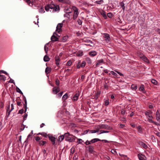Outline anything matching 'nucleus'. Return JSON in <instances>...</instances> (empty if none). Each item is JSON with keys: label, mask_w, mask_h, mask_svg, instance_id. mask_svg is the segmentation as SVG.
Returning <instances> with one entry per match:
<instances>
[{"label": "nucleus", "mask_w": 160, "mask_h": 160, "mask_svg": "<svg viewBox=\"0 0 160 160\" xmlns=\"http://www.w3.org/2000/svg\"><path fill=\"white\" fill-rule=\"evenodd\" d=\"M64 134L65 140L69 142H75V138H77V137H76L75 138L73 137V135L70 134L68 132L65 133Z\"/></svg>", "instance_id": "f257e3e1"}, {"label": "nucleus", "mask_w": 160, "mask_h": 160, "mask_svg": "<svg viewBox=\"0 0 160 160\" xmlns=\"http://www.w3.org/2000/svg\"><path fill=\"white\" fill-rule=\"evenodd\" d=\"M72 9L74 11L73 14V19L74 20L76 19L77 18L78 15V8L75 6H73Z\"/></svg>", "instance_id": "f03ea898"}, {"label": "nucleus", "mask_w": 160, "mask_h": 160, "mask_svg": "<svg viewBox=\"0 0 160 160\" xmlns=\"http://www.w3.org/2000/svg\"><path fill=\"white\" fill-rule=\"evenodd\" d=\"M48 137L49 140L52 142V144L53 145H55L57 144V143L55 142L56 139V138L55 137L50 134H48Z\"/></svg>", "instance_id": "7ed1b4c3"}, {"label": "nucleus", "mask_w": 160, "mask_h": 160, "mask_svg": "<svg viewBox=\"0 0 160 160\" xmlns=\"http://www.w3.org/2000/svg\"><path fill=\"white\" fill-rule=\"evenodd\" d=\"M63 25L62 23H58L57 27L56 32L58 33H60L62 31V29Z\"/></svg>", "instance_id": "20e7f679"}, {"label": "nucleus", "mask_w": 160, "mask_h": 160, "mask_svg": "<svg viewBox=\"0 0 160 160\" xmlns=\"http://www.w3.org/2000/svg\"><path fill=\"white\" fill-rule=\"evenodd\" d=\"M86 149H88V151L90 153H93V152H95L94 150V147L92 145H89L88 146L86 147Z\"/></svg>", "instance_id": "39448f33"}, {"label": "nucleus", "mask_w": 160, "mask_h": 160, "mask_svg": "<svg viewBox=\"0 0 160 160\" xmlns=\"http://www.w3.org/2000/svg\"><path fill=\"white\" fill-rule=\"evenodd\" d=\"M30 6L32 7L36 2V0H24Z\"/></svg>", "instance_id": "423d86ee"}, {"label": "nucleus", "mask_w": 160, "mask_h": 160, "mask_svg": "<svg viewBox=\"0 0 160 160\" xmlns=\"http://www.w3.org/2000/svg\"><path fill=\"white\" fill-rule=\"evenodd\" d=\"M104 38L106 42H108L111 40V38L110 37L109 35L107 33H105L104 34Z\"/></svg>", "instance_id": "0eeeda50"}, {"label": "nucleus", "mask_w": 160, "mask_h": 160, "mask_svg": "<svg viewBox=\"0 0 160 160\" xmlns=\"http://www.w3.org/2000/svg\"><path fill=\"white\" fill-rule=\"evenodd\" d=\"M10 109V105H8V107L7 109V113H8L7 115V116L8 117L9 115L11 112L14 109V106L13 104H11V109L10 110H9Z\"/></svg>", "instance_id": "6e6552de"}, {"label": "nucleus", "mask_w": 160, "mask_h": 160, "mask_svg": "<svg viewBox=\"0 0 160 160\" xmlns=\"http://www.w3.org/2000/svg\"><path fill=\"white\" fill-rule=\"evenodd\" d=\"M138 156L139 160H146L147 158L144 155L140 153Z\"/></svg>", "instance_id": "1a4fd4ad"}, {"label": "nucleus", "mask_w": 160, "mask_h": 160, "mask_svg": "<svg viewBox=\"0 0 160 160\" xmlns=\"http://www.w3.org/2000/svg\"><path fill=\"white\" fill-rule=\"evenodd\" d=\"M51 40L53 42L56 41H59L58 37H57L55 35H53L51 37Z\"/></svg>", "instance_id": "9d476101"}, {"label": "nucleus", "mask_w": 160, "mask_h": 160, "mask_svg": "<svg viewBox=\"0 0 160 160\" xmlns=\"http://www.w3.org/2000/svg\"><path fill=\"white\" fill-rule=\"evenodd\" d=\"M59 91L60 88L59 87H55L53 88L52 92L55 94H57Z\"/></svg>", "instance_id": "9b49d317"}, {"label": "nucleus", "mask_w": 160, "mask_h": 160, "mask_svg": "<svg viewBox=\"0 0 160 160\" xmlns=\"http://www.w3.org/2000/svg\"><path fill=\"white\" fill-rule=\"evenodd\" d=\"M68 38V35L65 36L60 39L59 42H65L67 40Z\"/></svg>", "instance_id": "f8f14e48"}, {"label": "nucleus", "mask_w": 160, "mask_h": 160, "mask_svg": "<svg viewBox=\"0 0 160 160\" xmlns=\"http://www.w3.org/2000/svg\"><path fill=\"white\" fill-rule=\"evenodd\" d=\"M156 116L157 121L160 122V114L158 110L156 112Z\"/></svg>", "instance_id": "ddd939ff"}, {"label": "nucleus", "mask_w": 160, "mask_h": 160, "mask_svg": "<svg viewBox=\"0 0 160 160\" xmlns=\"http://www.w3.org/2000/svg\"><path fill=\"white\" fill-rule=\"evenodd\" d=\"M148 120L149 122L150 123H153L155 124L157 126H159L160 125L159 123L154 121L152 120V119L148 118Z\"/></svg>", "instance_id": "4468645a"}, {"label": "nucleus", "mask_w": 160, "mask_h": 160, "mask_svg": "<svg viewBox=\"0 0 160 160\" xmlns=\"http://www.w3.org/2000/svg\"><path fill=\"white\" fill-rule=\"evenodd\" d=\"M89 54L92 57H94L97 54V52L95 51H93L89 52Z\"/></svg>", "instance_id": "2eb2a0df"}, {"label": "nucleus", "mask_w": 160, "mask_h": 160, "mask_svg": "<svg viewBox=\"0 0 160 160\" xmlns=\"http://www.w3.org/2000/svg\"><path fill=\"white\" fill-rule=\"evenodd\" d=\"M100 13L105 19L107 18V16L105 12L104 11L102 10L100 12Z\"/></svg>", "instance_id": "dca6fc26"}, {"label": "nucleus", "mask_w": 160, "mask_h": 160, "mask_svg": "<svg viewBox=\"0 0 160 160\" xmlns=\"http://www.w3.org/2000/svg\"><path fill=\"white\" fill-rule=\"evenodd\" d=\"M64 138L65 137L64 134L62 135L59 136L58 137V140L59 142H61L62 140H63Z\"/></svg>", "instance_id": "f3484780"}, {"label": "nucleus", "mask_w": 160, "mask_h": 160, "mask_svg": "<svg viewBox=\"0 0 160 160\" xmlns=\"http://www.w3.org/2000/svg\"><path fill=\"white\" fill-rule=\"evenodd\" d=\"M139 144L142 147L144 148H148V146L147 145L145 144L144 142H140L139 143Z\"/></svg>", "instance_id": "a211bd4d"}, {"label": "nucleus", "mask_w": 160, "mask_h": 160, "mask_svg": "<svg viewBox=\"0 0 160 160\" xmlns=\"http://www.w3.org/2000/svg\"><path fill=\"white\" fill-rule=\"evenodd\" d=\"M79 95V94L78 93H76L73 97V100L74 101L77 100Z\"/></svg>", "instance_id": "6ab92c4d"}, {"label": "nucleus", "mask_w": 160, "mask_h": 160, "mask_svg": "<svg viewBox=\"0 0 160 160\" xmlns=\"http://www.w3.org/2000/svg\"><path fill=\"white\" fill-rule=\"evenodd\" d=\"M52 70L51 68L50 67H47L45 69V72L46 74L47 75L50 73Z\"/></svg>", "instance_id": "aec40b11"}, {"label": "nucleus", "mask_w": 160, "mask_h": 160, "mask_svg": "<svg viewBox=\"0 0 160 160\" xmlns=\"http://www.w3.org/2000/svg\"><path fill=\"white\" fill-rule=\"evenodd\" d=\"M62 3L70 5L71 3V2L70 0H62Z\"/></svg>", "instance_id": "412c9836"}, {"label": "nucleus", "mask_w": 160, "mask_h": 160, "mask_svg": "<svg viewBox=\"0 0 160 160\" xmlns=\"http://www.w3.org/2000/svg\"><path fill=\"white\" fill-rule=\"evenodd\" d=\"M139 90L142 91V92L144 93H145L146 91L144 89V85L142 84H141L139 88Z\"/></svg>", "instance_id": "4be33fe9"}, {"label": "nucleus", "mask_w": 160, "mask_h": 160, "mask_svg": "<svg viewBox=\"0 0 160 160\" xmlns=\"http://www.w3.org/2000/svg\"><path fill=\"white\" fill-rule=\"evenodd\" d=\"M101 141V140H100L98 138H94V139H93L91 140L90 141V142H91V143H95L99 141Z\"/></svg>", "instance_id": "5701e85b"}, {"label": "nucleus", "mask_w": 160, "mask_h": 160, "mask_svg": "<svg viewBox=\"0 0 160 160\" xmlns=\"http://www.w3.org/2000/svg\"><path fill=\"white\" fill-rule=\"evenodd\" d=\"M142 59L144 61V62H146L147 63H149V61L148 59L145 56H144L143 57H142Z\"/></svg>", "instance_id": "b1692460"}, {"label": "nucleus", "mask_w": 160, "mask_h": 160, "mask_svg": "<svg viewBox=\"0 0 160 160\" xmlns=\"http://www.w3.org/2000/svg\"><path fill=\"white\" fill-rule=\"evenodd\" d=\"M50 59V58H49V56L47 55L45 56L43 58V60L45 62L49 61Z\"/></svg>", "instance_id": "393cba45"}, {"label": "nucleus", "mask_w": 160, "mask_h": 160, "mask_svg": "<svg viewBox=\"0 0 160 160\" xmlns=\"http://www.w3.org/2000/svg\"><path fill=\"white\" fill-rule=\"evenodd\" d=\"M53 5H54L53 11H59L60 10L59 7L58 5H57L55 6L54 4H53Z\"/></svg>", "instance_id": "a878e982"}, {"label": "nucleus", "mask_w": 160, "mask_h": 160, "mask_svg": "<svg viewBox=\"0 0 160 160\" xmlns=\"http://www.w3.org/2000/svg\"><path fill=\"white\" fill-rule=\"evenodd\" d=\"M83 52L82 51H79L76 53V56L78 57H81L83 55Z\"/></svg>", "instance_id": "bb28decb"}, {"label": "nucleus", "mask_w": 160, "mask_h": 160, "mask_svg": "<svg viewBox=\"0 0 160 160\" xmlns=\"http://www.w3.org/2000/svg\"><path fill=\"white\" fill-rule=\"evenodd\" d=\"M37 135H42V136H43L45 138H47V136H48V135L46 133H45L44 132H42V133H39L37 134Z\"/></svg>", "instance_id": "cd10ccee"}, {"label": "nucleus", "mask_w": 160, "mask_h": 160, "mask_svg": "<svg viewBox=\"0 0 160 160\" xmlns=\"http://www.w3.org/2000/svg\"><path fill=\"white\" fill-rule=\"evenodd\" d=\"M137 88L138 87L136 85L132 84L131 86V88L133 90H135L137 89Z\"/></svg>", "instance_id": "c85d7f7f"}, {"label": "nucleus", "mask_w": 160, "mask_h": 160, "mask_svg": "<svg viewBox=\"0 0 160 160\" xmlns=\"http://www.w3.org/2000/svg\"><path fill=\"white\" fill-rule=\"evenodd\" d=\"M100 94V92L99 91H98L95 94V98L96 100L98 99Z\"/></svg>", "instance_id": "c756f323"}, {"label": "nucleus", "mask_w": 160, "mask_h": 160, "mask_svg": "<svg viewBox=\"0 0 160 160\" xmlns=\"http://www.w3.org/2000/svg\"><path fill=\"white\" fill-rule=\"evenodd\" d=\"M68 97V93H65L62 97V99L63 101H64L66 100Z\"/></svg>", "instance_id": "7c9ffc66"}, {"label": "nucleus", "mask_w": 160, "mask_h": 160, "mask_svg": "<svg viewBox=\"0 0 160 160\" xmlns=\"http://www.w3.org/2000/svg\"><path fill=\"white\" fill-rule=\"evenodd\" d=\"M47 143V142L45 141L40 140L39 142V144L40 145H44L45 144Z\"/></svg>", "instance_id": "2f4dec72"}, {"label": "nucleus", "mask_w": 160, "mask_h": 160, "mask_svg": "<svg viewBox=\"0 0 160 160\" xmlns=\"http://www.w3.org/2000/svg\"><path fill=\"white\" fill-rule=\"evenodd\" d=\"M100 129H105L106 124H100L98 125Z\"/></svg>", "instance_id": "473e14b6"}, {"label": "nucleus", "mask_w": 160, "mask_h": 160, "mask_svg": "<svg viewBox=\"0 0 160 160\" xmlns=\"http://www.w3.org/2000/svg\"><path fill=\"white\" fill-rule=\"evenodd\" d=\"M120 6L122 7V9L124 11L125 9V6H124V4L123 2H122L120 3Z\"/></svg>", "instance_id": "72a5a7b5"}, {"label": "nucleus", "mask_w": 160, "mask_h": 160, "mask_svg": "<svg viewBox=\"0 0 160 160\" xmlns=\"http://www.w3.org/2000/svg\"><path fill=\"white\" fill-rule=\"evenodd\" d=\"M35 139L38 143L40 141V140L41 139V138L38 136H36L34 137Z\"/></svg>", "instance_id": "f704fd0d"}, {"label": "nucleus", "mask_w": 160, "mask_h": 160, "mask_svg": "<svg viewBox=\"0 0 160 160\" xmlns=\"http://www.w3.org/2000/svg\"><path fill=\"white\" fill-rule=\"evenodd\" d=\"M138 131L140 133H142V127L140 126H139L137 127Z\"/></svg>", "instance_id": "c9c22d12"}, {"label": "nucleus", "mask_w": 160, "mask_h": 160, "mask_svg": "<svg viewBox=\"0 0 160 160\" xmlns=\"http://www.w3.org/2000/svg\"><path fill=\"white\" fill-rule=\"evenodd\" d=\"M104 105L105 106L108 105L109 104L108 99H104Z\"/></svg>", "instance_id": "e433bc0d"}, {"label": "nucleus", "mask_w": 160, "mask_h": 160, "mask_svg": "<svg viewBox=\"0 0 160 160\" xmlns=\"http://www.w3.org/2000/svg\"><path fill=\"white\" fill-rule=\"evenodd\" d=\"M152 111L151 110H148L145 112V114L146 116H148V114H152Z\"/></svg>", "instance_id": "4c0bfd02"}, {"label": "nucleus", "mask_w": 160, "mask_h": 160, "mask_svg": "<svg viewBox=\"0 0 160 160\" xmlns=\"http://www.w3.org/2000/svg\"><path fill=\"white\" fill-rule=\"evenodd\" d=\"M33 134L32 131H31V132L28 135V136L27 139H29L30 140V139H29V138L31 137V139H32V136Z\"/></svg>", "instance_id": "58836bf2"}, {"label": "nucleus", "mask_w": 160, "mask_h": 160, "mask_svg": "<svg viewBox=\"0 0 160 160\" xmlns=\"http://www.w3.org/2000/svg\"><path fill=\"white\" fill-rule=\"evenodd\" d=\"M72 8H68L67 9H66V11H67V12L71 13L72 12Z\"/></svg>", "instance_id": "ea45409f"}, {"label": "nucleus", "mask_w": 160, "mask_h": 160, "mask_svg": "<svg viewBox=\"0 0 160 160\" xmlns=\"http://www.w3.org/2000/svg\"><path fill=\"white\" fill-rule=\"evenodd\" d=\"M39 12L40 13H42L45 12L43 7H42L39 10Z\"/></svg>", "instance_id": "a19ab883"}, {"label": "nucleus", "mask_w": 160, "mask_h": 160, "mask_svg": "<svg viewBox=\"0 0 160 160\" xmlns=\"http://www.w3.org/2000/svg\"><path fill=\"white\" fill-rule=\"evenodd\" d=\"M16 91L17 92L23 95V93L20 90V89L18 87H16Z\"/></svg>", "instance_id": "79ce46f5"}, {"label": "nucleus", "mask_w": 160, "mask_h": 160, "mask_svg": "<svg viewBox=\"0 0 160 160\" xmlns=\"http://www.w3.org/2000/svg\"><path fill=\"white\" fill-rule=\"evenodd\" d=\"M151 82L155 85H156L158 84V82L154 79H152Z\"/></svg>", "instance_id": "37998d69"}, {"label": "nucleus", "mask_w": 160, "mask_h": 160, "mask_svg": "<svg viewBox=\"0 0 160 160\" xmlns=\"http://www.w3.org/2000/svg\"><path fill=\"white\" fill-rule=\"evenodd\" d=\"M86 60L88 63V64H91V61L90 59L88 57H87L86 58Z\"/></svg>", "instance_id": "c03bdc74"}, {"label": "nucleus", "mask_w": 160, "mask_h": 160, "mask_svg": "<svg viewBox=\"0 0 160 160\" xmlns=\"http://www.w3.org/2000/svg\"><path fill=\"white\" fill-rule=\"evenodd\" d=\"M105 129L111 130H112L113 128L112 127L108 126V125H106V127Z\"/></svg>", "instance_id": "a18cd8bd"}, {"label": "nucleus", "mask_w": 160, "mask_h": 160, "mask_svg": "<svg viewBox=\"0 0 160 160\" xmlns=\"http://www.w3.org/2000/svg\"><path fill=\"white\" fill-rule=\"evenodd\" d=\"M69 13H70L66 12V13H65L64 14V17H66L69 19L70 17V15L69 14Z\"/></svg>", "instance_id": "49530a36"}, {"label": "nucleus", "mask_w": 160, "mask_h": 160, "mask_svg": "<svg viewBox=\"0 0 160 160\" xmlns=\"http://www.w3.org/2000/svg\"><path fill=\"white\" fill-rule=\"evenodd\" d=\"M108 85L107 84V83L106 82H104V88L105 89H106L107 90L108 89Z\"/></svg>", "instance_id": "de8ad7c7"}, {"label": "nucleus", "mask_w": 160, "mask_h": 160, "mask_svg": "<svg viewBox=\"0 0 160 160\" xmlns=\"http://www.w3.org/2000/svg\"><path fill=\"white\" fill-rule=\"evenodd\" d=\"M23 108L25 109L24 112L25 113L27 110V103L23 104Z\"/></svg>", "instance_id": "09e8293b"}, {"label": "nucleus", "mask_w": 160, "mask_h": 160, "mask_svg": "<svg viewBox=\"0 0 160 160\" xmlns=\"http://www.w3.org/2000/svg\"><path fill=\"white\" fill-rule=\"evenodd\" d=\"M100 133L99 134H101L104 133H108L109 132V131H105L103 130H101L100 131Z\"/></svg>", "instance_id": "8fccbe9b"}, {"label": "nucleus", "mask_w": 160, "mask_h": 160, "mask_svg": "<svg viewBox=\"0 0 160 160\" xmlns=\"http://www.w3.org/2000/svg\"><path fill=\"white\" fill-rule=\"evenodd\" d=\"M72 63V61L71 60H69L68 62H67L66 65L68 66H70L71 65Z\"/></svg>", "instance_id": "3c124183"}, {"label": "nucleus", "mask_w": 160, "mask_h": 160, "mask_svg": "<svg viewBox=\"0 0 160 160\" xmlns=\"http://www.w3.org/2000/svg\"><path fill=\"white\" fill-rule=\"evenodd\" d=\"M78 141L77 142L78 143V144H82V142H83V141L81 139H77Z\"/></svg>", "instance_id": "603ef678"}, {"label": "nucleus", "mask_w": 160, "mask_h": 160, "mask_svg": "<svg viewBox=\"0 0 160 160\" xmlns=\"http://www.w3.org/2000/svg\"><path fill=\"white\" fill-rule=\"evenodd\" d=\"M138 56L141 59H142V57H143L144 56L143 53H142L141 52H139V53H138Z\"/></svg>", "instance_id": "864d4df0"}, {"label": "nucleus", "mask_w": 160, "mask_h": 160, "mask_svg": "<svg viewBox=\"0 0 160 160\" xmlns=\"http://www.w3.org/2000/svg\"><path fill=\"white\" fill-rule=\"evenodd\" d=\"M110 73L114 76L115 77H117L118 76V74L115 72H114L113 71H111L110 72Z\"/></svg>", "instance_id": "5fc2aeb1"}, {"label": "nucleus", "mask_w": 160, "mask_h": 160, "mask_svg": "<svg viewBox=\"0 0 160 160\" xmlns=\"http://www.w3.org/2000/svg\"><path fill=\"white\" fill-rule=\"evenodd\" d=\"M86 63V62L85 61H82L81 65V67L82 68L84 67L85 66Z\"/></svg>", "instance_id": "6e6d98bb"}, {"label": "nucleus", "mask_w": 160, "mask_h": 160, "mask_svg": "<svg viewBox=\"0 0 160 160\" xmlns=\"http://www.w3.org/2000/svg\"><path fill=\"white\" fill-rule=\"evenodd\" d=\"M55 84L57 86H59V81L58 78H57L55 81Z\"/></svg>", "instance_id": "4d7b16f0"}, {"label": "nucleus", "mask_w": 160, "mask_h": 160, "mask_svg": "<svg viewBox=\"0 0 160 160\" xmlns=\"http://www.w3.org/2000/svg\"><path fill=\"white\" fill-rule=\"evenodd\" d=\"M88 132H90V130L89 129L84 131L83 133H82V134L83 135H85V134H87Z\"/></svg>", "instance_id": "13d9d810"}, {"label": "nucleus", "mask_w": 160, "mask_h": 160, "mask_svg": "<svg viewBox=\"0 0 160 160\" xmlns=\"http://www.w3.org/2000/svg\"><path fill=\"white\" fill-rule=\"evenodd\" d=\"M28 116V115L27 113H25L24 115L23 116V122H24V121L27 118Z\"/></svg>", "instance_id": "bf43d9fd"}, {"label": "nucleus", "mask_w": 160, "mask_h": 160, "mask_svg": "<svg viewBox=\"0 0 160 160\" xmlns=\"http://www.w3.org/2000/svg\"><path fill=\"white\" fill-rule=\"evenodd\" d=\"M85 143L86 145H89L91 144V142H90V141H89L88 140H87L86 142H85Z\"/></svg>", "instance_id": "052dcab7"}, {"label": "nucleus", "mask_w": 160, "mask_h": 160, "mask_svg": "<svg viewBox=\"0 0 160 160\" xmlns=\"http://www.w3.org/2000/svg\"><path fill=\"white\" fill-rule=\"evenodd\" d=\"M6 78L5 76L1 75V80L5 81L6 80Z\"/></svg>", "instance_id": "680f3d73"}, {"label": "nucleus", "mask_w": 160, "mask_h": 160, "mask_svg": "<svg viewBox=\"0 0 160 160\" xmlns=\"http://www.w3.org/2000/svg\"><path fill=\"white\" fill-rule=\"evenodd\" d=\"M98 4H101L103 2V1L102 0H100L96 2Z\"/></svg>", "instance_id": "e2e57ef3"}, {"label": "nucleus", "mask_w": 160, "mask_h": 160, "mask_svg": "<svg viewBox=\"0 0 160 160\" xmlns=\"http://www.w3.org/2000/svg\"><path fill=\"white\" fill-rule=\"evenodd\" d=\"M45 10L47 12V11H49V5H48L46 6L45 7Z\"/></svg>", "instance_id": "0e129e2a"}, {"label": "nucleus", "mask_w": 160, "mask_h": 160, "mask_svg": "<svg viewBox=\"0 0 160 160\" xmlns=\"http://www.w3.org/2000/svg\"><path fill=\"white\" fill-rule=\"evenodd\" d=\"M78 158V154L76 153L74 155V156L73 157V158L74 159L76 160Z\"/></svg>", "instance_id": "69168bd1"}, {"label": "nucleus", "mask_w": 160, "mask_h": 160, "mask_svg": "<svg viewBox=\"0 0 160 160\" xmlns=\"http://www.w3.org/2000/svg\"><path fill=\"white\" fill-rule=\"evenodd\" d=\"M108 16L110 18H111L112 17V14L111 12H109L108 13Z\"/></svg>", "instance_id": "338daca9"}, {"label": "nucleus", "mask_w": 160, "mask_h": 160, "mask_svg": "<svg viewBox=\"0 0 160 160\" xmlns=\"http://www.w3.org/2000/svg\"><path fill=\"white\" fill-rule=\"evenodd\" d=\"M77 22L79 25H81L82 24V22L80 19H78Z\"/></svg>", "instance_id": "774afa93"}]
</instances>
